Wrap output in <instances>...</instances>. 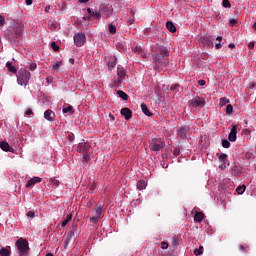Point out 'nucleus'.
Listing matches in <instances>:
<instances>
[{
	"mask_svg": "<svg viewBox=\"0 0 256 256\" xmlns=\"http://www.w3.org/2000/svg\"><path fill=\"white\" fill-rule=\"evenodd\" d=\"M205 80H199L198 81V85L200 86V87H203V86H205Z\"/></svg>",
	"mask_w": 256,
	"mask_h": 256,
	"instance_id": "nucleus-48",
	"label": "nucleus"
},
{
	"mask_svg": "<svg viewBox=\"0 0 256 256\" xmlns=\"http://www.w3.org/2000/svg\"><path fill=\"white\" fill-rule=\"evenodd\" d=\"M117 75L121 79H125V75H127V72L125 71V68L118 66L117 67Z\"/></svg>",
	"mask_w": 256,
	"mask_h": 256,
	"instance_id": "nucleus-16",
	"label": "nucleus"
},
{
	"mask_svg": "<svg viewBox=\"0 0 256 256\" xmlns=\"http://www.w3.org/2000/svg\"><path fill=\"white\" fill-rule=\"evenodd\" d=\"M166 28L168 31H170V33H176L177 31V27L171 21L166 22Z\"/></svg>",
	"mask_w": 256,
	"mask_h": 256,
	"instance_id": "nucleus-17",
	"label": "nucleus"
},
{
	"mask_svg": "<svg viewBox=\"0 0 256 256\" xmlns=\"http://www.w3.org/2000/svg\"><path fill=\"white\" fill-rule=\"evenodd\" d=\"M5 25V17L0 15V27H3Z\"/></svg>",
	"mask_w": 256,
	"mask_h": 256,
	"instance_id": "nucleus-46",
	"label": "nucleus"
},
{
	"mask_svg": "<svg viewBox=\"0 0 256 256\" xmlns=\"http://www.w3.org/2000/svg\"><path fill=\"white\" fill-rule=\"evenodd\" d=\"M253 29L256 31V22L253 24Z\"/></svg>",
	"mask_w": 256,
	"mask_h": 256,
	"instance_id": "nucleus-62",
	"label": "nucleus"
},
{
	"mask_svg": "<svg viewBox=\"0 0 256 256\" xmlns=\"http://www.w3.org/2000/svg\"><path fill=\"white\" fill-rule=\"evenodd\" d=\"M228 47H229L230 49H233V48H235V44H234V43H230V44L228 45Z\"/></svg>",
	"mask_w": 256,
	"mask_h": 256,
	"instance_id": "nucleus-59",
	"label": "nucleus"
},
{
	"mask_svg": "<svg viewBox=\"0 0 256 256\" xmlns=\"http://www.w3.org/2000/svg\"><path fill=\"white\" fill-rule=\"evenodd\" d=\"M50 9H51V6H46V7H45V12H46V13H49V10H50Z\"/></svg>",
	"mask_w": 256,
	"mask_h": 256,
	"instance_id": "nucleus-58",
	"label": "nucleus"
},
{
	"mask_svg": "<svg viewBox=\"0 0 256 256\" xmlns=\"http://www.w3.org/2000/svg\"><path fill=\"white\" fill-rule=\"evenodd\" d=\"M6 67L10 73L17 75V68H15V66H13L10 61L6 63Z\"/></svg>",
	"mask_w": 256,
	"mask_h": 256,
	"instance_id": "nucleus-21",
	"label": "nucleus"
},
{
	"mask_svg": "<svg viewBox=\"0 0 256 256\" xmlns=\"http://www.w3.org/2000/svg\"><path fill=\"white\" fill-rule=\"evenodd\" d=\"M26 5H33V0H26Z\"/></svg>",
	"mask_w": 256,
	"mask_h": 256,
	"instance_id": "nucleus-56",
	"label": "nucleus"
},
{
	"mask_svg": "<svg viewBox=\"0 0 256 256\" xmlns=\"http://www.w3.org/2000/svg\"><path fill=\"white\" fill-rule=\"evenodd\" d=\"M62 112L64 114L69 113L70 115H73V106L69 105L62 109Z\"/></svg>",
	"mask_w": 256,
	"mask_h": 256,
	"instance_id": "nucleus-28",
	"label": "nucleus"
},
{
	"mask_svg": "<svg viewBox=\"0 0 256 256\" xmlns=\"http://www.w3.org/2000/svg\"><path fill=\"white\" fill-rule=\"evenodd\" d=\"M194 255L196 256L203 255V246H199V248H196L194 250Z\"/></svg>",
	"mask_w": 256,
	"mask_h": 256,
	"instance_id": "nucleus-35",
	"label": "nucleus"
},
{
	"mask_svg": "<svg viewBox=\"0 0 256 256\" xmlns=\"http://www.w3.org/2000/svg\"><path fill=\"white\" fill-rule=\"evenodd\" d=\"M228 140L232 143L237 141V126L233 125L228 136Z\"/></svg>",
	"mask_w": 256,
	"mask_h": 256,
	"instance_id": "nucleus-10",
	"label": "nucleus"
},
{
	"mask_svg": "<svg viewBox=\"0 0 256 256\" xmlns=\"http://www.w3.org/2000/svg\"><path fill=\"white\" fill-rule=\"evenodd\" d=\"M141 110L144 113V115H147V117H151L153 113L149 111V108L145 104H141Z\"/></svg>",
	"mask_w": 256,
	"mask_h": 256,
	"instance_id": "nucleus-23",
	"label": "nucleus"
},
{
	"mask_svg": "<svg viewBox=\"0 0 256 256\" xmlns=\"http://www.w3.org/2000/svg\"><path fill=\"white\" fill-rule=\"evenodd\" d=\"M216 41H223V37H222V36H218V37L216 38Z\"/></svg>",
	"mask_w": 256,
	"mask_h": 256,
	"instance_id": "nucleus-60",
	"label": "nucleus"
},
{
	"mask_svg": "<svg viewBox=\"0 0 256 256\" xmlns=\"http://www.w3.org/2000/svg\"><path fill=\"white\" fill-rule=\"evenodd\" d=\"M44 119H46V121H54L55 120V112H53L52 110H46L44 112Z\"/></svg>",
	"mask_w": 256,
	"mask_h": 256,
	"instance_id": "nucleus-13",
	"label": "nucleus"
},
{
	"mask_svg": "<svg viewBox=\"0 0 256 256\" xmlns=\"http://www.w3.org/2000/svg\"><path fill=\"white\" fill-rule=\"evenodd\" d=\"M227 168V163H222L219 165V169H226Z\"/></svg>",
	"mask_w": 256,
	"mask_h": 256,
	"instance_id": "nucleus-49",
	"label": "nucleus"
},
{
	"mask_svg": "<svg viewBox=\"0 0 256 256\" xmlns=\"http://www.w3.org/2000/svg\"><path fill=\"white\" fill-rule=\"evenodd\" d=\"M45 256H53V254L52 253H48Z\"/></svg>",
	"mask_w": 256,
	"mask_h": 256,
	"instance_id": "nucleus-63",
	"label": "nucleus"
},
{
	"mask_svg": "<svg viewBox=\"0 0 256 256\" xmlns=\"http://www.w3.org/2000/svg\"><path fill=\"white\" fill-rule=\"evenodd\" d=\"M108 117H109L110 121H112V122L115 121V116L113 114H109Z\"/></svg>",
	"mask_w": 256,
	"mask_h": 256,
	"instance_id": "nucleus-55",
	"label": "nucleus"
},
{
	"mask_svg": "<svg viewBox=\"0 0 256 256\" xmlns=\"http://www.w3.org/2000/svg\"><path fill=\"white\" fill-rule=\"evenodd\" d=\"M80 3H88L89 0H79Z\"/></svg>",
	"mask_w": 256,
	"mask_h": 256,
	"instance_id": "nucleus-61",
	"label": "nucleus"
},
{
	"mask_svg": "<svg viewBox=\"0 0 256 256\" xmlns=\"http://www.w3.org/2000/svg\"><path fill=\"white\" fill-rule=\"evenodd\" d=\"M237 24V20L235 19H231L230 20V26L233 27V25H236Z\"/></svg>",
	"mask_w": 256,
	"mask_h": 256,
	"instance_id": "nucleus-53",
	"label": "nucleus"
},
{
	"mask_svg": "<svg viewBox=\"0 0 256 256\" xmlns=\"http://www.w3.org/2000/svg\"><path fill=\"white\" fill-rule=\"evenodd\" d=\"M108 29H109V33H111L112 35H115V33H117V27H115V25L113 24H109Z\"/></svg>",
	"mask_w": 256,
	"mask_h": 256,
	"instance_id": "nucleus-31",
	"label": "nucleus"
},
{
	"mask_svg": "<svg viewBox=\"0 0 256 256\" xmlns=\"http://www.w3.org/2000/svg\"><path fill=\"white\" fill-rule=\"evenodd\" d=\"M49 183H51L53 189H57V187H59V180H57L55 178H51L49 180Z\"/></svg>",
	"mask_w": 256,
	"mask_h": 256,
	"instance_id": "nucleus-27",
	"label": "nucleus"
},
{
	"mask_svg": "<svg viewBox=\"0 0 256 256\" xmlns=\"http://www.w3.org/2000/svg\"><path fill=\"white\" fill-rule=\"evenodd\" d=\"M191 107H205V98H196L189 101Z\"/></svg>",
	"mask_w": 256,
	"mask_h": 256,
	"instance_id": "nucleus-9",
	"label": "nucleus"
},
{
	"mask_svg": "<svg viewBox=\"0 0 256 256\" xmlns=\"http://www.w3.org/2000/svg\"><path fill=\"white\" fill-rule=\"evenodd\" d=\"M87 12L91 17H94V19H99L101 17V12L99 11H92L91 8H87Z\"/></svg>",
	"mask_w": 256,
	"mask_h": 256,
	"instance_id": "nucleus-18",
	"label": "nucleus"
},
{
	"mask_svg": "<svg viewBox=\"0 0 256 256\" xmlns=\"http://www.w3.org/2000/svg\"><path fill=\"white\" fill-rule=\"evenodd\" d=\"M51 47L54 51H59V45H57V42H51Z\"/></svg>",
	"mask_w": 256,
	"mask_h": 256,
	"instance_id": "nucleus-43",
	"label": "nucleus"
},
{
	"mask_svg": "<svg viewBox=\"0 0 256 256\" xmlns=\"http://www.w3.org/2000/svg\"><path fill=\"white\" fill-rule=\"evenodd\" d=\"M226 113H227V115H231V113H233V105L228 104L226 106Z\"/></svg>",
	"mask_w": 256,
	"mask_h": 256,
	"instance_id": "nucleus-38",
	"label": "nucleus"
},
{
	"mask_svg": "<svg viewBox=\"0 0 256 256\" xmlns=\"http://www.w3.org/2000/svg\"><path fill=\"white\" fill-rule=\"evenodd\" d=\"M164 147L165 143L161 140H153L149 145L151 151H161Z\"/></svg>",
	"mask_w": 256,
	"mask_h": 256,
	"instance_id": "nucleus-7",
	"label": "nucleus"
},
{
	"mask_svg": "<svg viewBox=\"0 0 256 256\" xmlns=\"http://www.w3.org/2000/svg\"><path fill=\"white\" fill-rule=\"evenodd\" d=\"M245 189H247L245 185L238 186L236 188V192L238 193V195H243L245 193Z\"/></svg>",
	"mask_w": 256,
	"mask_h": 256,
	"instance_id": "nucleus-29",
	"label": "nucleus"
},
{
	"mask_svg": "<svg viewBox=\"0 0 256 256\" xmlns=\"http://www.w3.org/2000/svg\"><path fill=\"white\" fill-rule=\"evenodd\" d=\"M123 79L124 78H118L114 80V87H119V85H121V83H123Z\"/></svg>",
	"mask_w": 256,
	"mask_h": 256,
	"instance_id": "nucleus-37",
	"label": "nucleus"
},
{
	"mask_svg": "<svg viewBox=\"0 0 256 256\" xmlns=\"http://www.w3.org/2000/svg\"><path fill=\"white\" fill-rule=\"evenodd\" d=\"M0 149H2V151L9 152V151H11V146L9 145V143L2 141L0 143Z\"/></svg>",
	"mask_w": 256,
	"mask_h": 256,
	"instance_id": "nucleus-20",
	"label": "nucleus"
},
{
	"mask_svg": "<svg viewBox=\"0 0 256 256\" xmlns=\"http://www.w3.org/2000/svg\"><path fill=\"white\" fill-rule=\"evenodd\" d=\"M222 147H224V149H229L231 147V142L227 139L222 140Z\"/></svg>",
	"mask_w": 256,
	"mask_h": 256,
	"instance_id": "nucleus-33",
	"label": "nucleus"
},
{
	"mask_svg": "<svg viewBox=\"0 0 256 256\" xmlns=\"http://www.w3.org/2000/svg\"><path fill=\"white\" fill-rule=\"evenodd\" d=\"M35 69H37V63H31V64L29 65V70H30V71H35Z\"/></svg>",
	"mask_w": 256,
	"mask_h": 256,
	"instance_id": "nucleus-44",
	"label": "nucleus"
},
{
	"mask_svg": "<svg viewBox=\"0 0 256 256\" xmlns=\"http://www.w3.org/2000/svg\"><path fill=\"white\" fill-rule=\"evenodd\" d=\"M213 37L212 36H207L204 38V45H206V47H213Z\"/></svg>",
	"mask_w": 256,
	"mask_h": 256,
	"instance_id": "nucleus-19",
	"label": "nucleus"
},
{
	"mask_svg": "<svg viewBox=\"0 0 256 256\" xmlns=\"http://www.w3.org/2000/svg\"><path fill=\"white\" fill-rule=\"evenodd\" d=\"M42 179L40 177L34 176L33 178H31L27 183H26V187H33L36 185V183H41Z\"/></svg>",
	"mask_w": 256,
	"mask_h": 256,
	"instance_id": "nucleus-12",
	"label": "nucleus"
},
{
	"mask_svg": "<svg viewBox=\"0 0 256 256\" xmlns=\"http://www.w3.org/2000/svg\"><path fill=\"white\" fill-rule=\"evenodd\" d=\"M122 117L126 119V121H129L131 117H133V112H131V109L129 108H122L120 111Z\"/></svg>",
	"mask_w": 256,
	"mask_h": 256,
	"instance_id": "nucleus-11",
	"label": "nucleus"
},
{
	"mask_svg": "<svg viewBox=\"0 0 256 256\" xmlns=\"http://www.w3.org/2000/svg\"><path fill=\"white\" fill-rule=\"evenodd\" d=\"M69 140L72 141L73 140V136H69Z\"/></svg>",
	"mask_w": 256,
	"mask_h": 256,
	"instance_id": "nucleus-64",
	"label": "nucleus"
},
{
	"mask_svg": "<svg viewBox=\"0 0 256 256\" xmlns=\"http://www.w3.org/2000/svg\"><path fill=\"white\" fill-rule=\"evenodd\" d=\"M168 248H169V244L167 242L161 243V249H168Z\"/></svg>",
	"mask_w": 256,
	"mask_h": 256,
	"instance_id": "nucleus-45",
	"label": "nucleus"
},
{
	"mask_svg": "<svg viewBox=\"0 0 256 256\" xmlns=\"http://www.w3.org/2000/svg\"><path fill=\"white\" fill-rule=\"evenodd\" d=\"M228 103H229V99L225 97L220 98V102H219L220 107H225V105H227Z\"/></svg>",
	"mask_w": 256,
	"mask_h": 256,
	"instance_id": "nucleus-32",
	"label": "nucleus"
},
{
	"mask_svg": "<svg viewBox=\"0 0 256 256\" xmlns=\"http://www.w3.org/2000/svg\"><path fill=\"white\" fill-rule=\"evenodd\" d=\"M115 65H117V57L113 56L111 58V61L108 63L109 70L111 71L115 67Z\"/></svg>",
	"mask_w": 256,
	"mask_h": 256,
	"instance_id": "nucleus-24",
	"label": "nucleus"
},
{
	"mask_svg": "<svg viewBox=\"0 0 256 256\" xmlns=\"http://www.w3.org/2000/svg\"><path fill=\"white\" fill-rule=\"evenodd\" d=\"M0 255L1 256H9V255H11V252L9 251V249L3 247L0 249Z\"/></svg>",
	"mask_w": 256,
	"mask_h": 256,
	"instance_id": "nucleus-30",
	"label": "nucleus"
},
{
	"mask_svg": "<svg viewBox=\"0 0 256 256\" xmlns=\"http://www.w3.org/2000/svg\"><path fill=\"white\" fill-rule=\"evenodd\" d=\"M28 217H30L31 219H33V217H35V212L29 211V212H28Z\"/></svg>",
	"mask_w": 256,
	"mask_h": 256,
	"instance_id": "nucleus-51",
	"label": "nucleus"
},
{
	"mask_svg": "<svg viewBox=\"0 0 256 256\" xmlns=\"http://www.w3.org/2000/svg\"><path fill=\"white\" fill-rule=\"evenodd\" d=\"M15 245L20 256H29V241L27 239L20 238Z\"/></svg>",
	"mask_w": 256,
	"mask_h": 256,
	"instance_id": "nucleus-4",
	"label": "nucleus"
},
{
	"mask_svg": "<svg viewBox=\"0 0 256 256\" xmlns=\"http://www.w3.org/2000/svg\"><path fill=\"white\" fill-rule=\"evenodd\" d=\"M73 219V214H68L66 219L62 222L61 227H67V223Z\"/></svg>",
	"mask_w": 256,
	"mask_h": 256,
	"instance_id": "nucleus-25",
	"label": "nucleus"
},
{
	"mask_svg": "<svg viewBox=\"0 0 256 256\" xmlns=\"http://www.w3.org/2000/svg\"><path fill=\"white\" fill-rule=\"evenodd\" d=\"M117 95H118V97L123 99V101H127L128 97H129V96H127V93L123 92L122 90H118Z\"/></svg>",
	"mask_w": 256,
	"mask_h": 256,
	"instance_id": "nucleus-26",
	"label": "nucleus"
},
{
	"mask_svg": "<svg viewBox=\"0 0 256 256\" xmlns=\"http://www.w3.org/2000/svg\"><path fill=\"white\" fill-rule=\"evenodd\" d=\"M189 127H181L178 129L177 134L180 139H189Z\"/></svg>",
	"mask_w": 256,
	"mask_h": 256,
	"instance_id": "nucleus-8",
	"label": "nucleus"
},
{
	"mask_svg": "<svg viewBox=\"0 0 256 256\" xmlns=\"http://www.w3.org/2000/svg\"><path fill=\"white\" fill-rule=\"evenodd\" d=\"M30 80H31V72L27 71L24 68H21L17 74L18 85L27 87Z\"/></svg>",
	"mask_w": 256,
	"mask_h": 256,
	"instance_id": "nucleus-3",
	"label": "nucleus"
},
{
	"mask_svg": "<svg viewBox=\"0 0 256 256\" xmlns=\"http://www.w3.org/2000/svg\"><path fill=\"white\" fill-rule=\"evenodd\" d=\"M135 52L136 53H141V46H136L135 47Z\"/></svg>",
	"mask_w": 256,
	"mask_h": 256,
	"instance_id": "nucleus-54",
	"label": "nucleus"
},
{
	"mask_svg": "<svg viewBox=\"0 0 256 256\" xmlns=\"http://www.w3.org/2000/svg\"><path fill=\"white\" fill-rule=\"evenodd\" d=\"M169 50L166 47H160L159 53L153 55V63L156 65L158 71H161L162 67H167L169 65Z\"/></svg>",
	"mask_w": 256,
	"mask_h": 256,
	"instance_id": "nucleus-1",
	"label": "nucleus"
},
{
	"mask_svg": "<svg viewBox=\"0 0 256 256\" xmlns=\"http://www.w3.org/2000/svg\"><path fill=\"white\" fill-rule=\"evenodd\" d=\"M170 89L171 91H177V89H179V85H172Z\"/></svg>",
	"mask_w": 256,
	"mask_h": 256,
	"instance_id": "nucleus-52",
	"label": "nucleus"
},
{
	"mask_svg": "<svg viewBox=\"0 0 256 256\" xmlns=\"http://www.w3.org/2000/svg\"><path fill=\"white\" fill-rule=\"evenodd\" d=\"M61 65H63V62L58 61V62H56V63L53 64L52 69H53L54 71H57V69H59V67H61Z\"/></svg>",
	"mask_w": 256,
	"mask_h": 256,
	"instance_id": "nucleus-39",
	"label": "nucleus"
},
{
	"mask_svg": "<svg viewBox=\"0 0 256 256\" xmlns=\"http://www.w3.org/2000/svg\"><path fill=\"white\" fill-rule=\"evenodd\" d=\"M48 29H50V31H55V29H57V24H55L54 21H50L48 23Z\"/></svg>",
	"mask_w": 256,
	"mask_h": 256,
	"instance_id": "nucleus-34",
	"label": "nucleus"
},
{
	"mask_svg": "<svg viewBox=\"0 0 256 256\" xmlns=\"http://www.w3.org/2000/svg\"><path fill=\"white\" fill-rule=\"evenodd\" d=\"M26 115H33V110L31 108L27 109L25 112Z\"/></svg>",
	"mask_w": 256,
	"mask_h": 256,
	"instance_id": "nucleus-50",
	"label": "nucleus"
},
{
	"mask_svg": "<svg viewBox=\"0 0 256 256\" xmlns=\"http://www.w3.org/2000/svg\"><path fill=\"white\" fill-rule=\"evenodd\" d=\"M102 213H103V206H98L96 208V216L101 217Z\"/></svg>",
	"mask_w": 256,
	"mask_h": 256,
	"instance_id": "nucleus-40",
	"label": "nucleus"
},
{
	"mask_svg": "<svg viewBox=\"0 0 256 256\" xmlns=\"http://www.w3.org/2000/svg\"><path fill=\"white\" fill-rule=\"evenodd\" d=\"M220 47H222L221 43H216L215 44V49H219Z\"/></svg>",
	"mask_w": 256,
	"mask_h": 256,
	"instance_id": "nucleus-57",
	"label": "nucleus"
},
{
	"mask_svg": "<svg viewBox=\"0 0 256 256\" xmlns=\"http://www.w3.org/2000/svg\"><path fill=\"white\" fill-rule=\"evenodd\" d=\"M8 35L10 43H19V41L23 39V24L14 23V25L8 29Z\"/></svg>",
	"mask_w": 256,
	"mask_h": 256,
	"instance_id": "nucleus-2",
	"label": "nucleus"
},
{
	"mask_svg": "<svg viewBox=\"0 0 256 256\" xmlns=\"http://www.w3.org/2000/svg\"><path fill=\"white\" fill-rule=\"evenodd\" d=\"M219 162L220 163H227V154H221L219 156Z\"/></svg>",
	"mask_w": 256,
	"mask_h": 256,
	"instance_id": "nucleus-36",
	"label": "nucleus"
},
{
	"mask_svg": "<svg viewBox=\"0 0 256 256\" xmlns=\"http://www.w3.org/2000/svg\"><path fill=\"white\" fill-rule=\"evenodd\" d=\"M248 47L249 49H255V42H249Z\"/></svg>",
	"mask_w": 256,
	"mask_h": 256,
	"instance_id": "nucleus-47",
	"label": "nucleus"
},
{
	"mask_svg": "<svg viewBox=\"0 0 256 256\" xmlns=\"http://www.w3.org/2000/svg\"><path fill=\"white\" fill-rule=\"evenodd\" d=\"M73 39L76 47H83L85 45V41H87V37L84 33L75 34Z\"/></svg>",
	"mask_w": 256,
	"mask_h": 256,
	"instance_id": "nucleus-6",
	"label": "nucleus"
},
{
	"mask_svg": "<svg viewBox=\"0 0 256 256\" xmlns=\"http://www.w3.org/2000/svg\"><path fill=\"white\" fill-rule=\"evenodd\" d=\"M101 11L102 13H104V15H106V17H110L111 15H113V10L109 8V6H102Z\"/></svg>",
	"mask_w": 256,
	"mask_h": 256,
	"instance_id": "nucleus-15",
	"label": "nucleus"
},
{
	"mask_svg": "<svg viewBox=\"0 0 256 256\" xmlns=\"http://www.w3.org/2000/svg\"><path fill=\"white\" fill-rule=\"evenodd\" d=\"M222 5L223 7L229 9L231 7V2H229V0H223Z\"/></svg>",
	"mask_w": 256,
	"mask_h": 256,
	"instance_id": "nucleus-42",
	"label": "nucleus"
},
{
	"mask_svg": "<svg viewBox=\"0 0 256 256\" xmlns=\"http://www.w3.org/2000/svg\"><path fill=\"white\" fill-rule=\"evenodd\" d=\"M147 187V182L145 180H140L137 182V189H139V191H143V189H146Z\"/></svg>",
	"mask_w": 256,
	"mask_h": 256,
	"instance_id": "nucleus-22",
	"label": "nucleus"
},
{
	"mask_svg": "<svg viewBox=\"0 0 256 256\" xmlns=\"http://www.w3.org/2000/svg\"><path fill=\"white\" fill-rule=\"evenodd\" d=\"M78 153H82L84 155V160H91V146L87 142H80L77 147Z\"/></svg>",
	"mask_w": 256,
	"mask_h": 256,
	"instance_id": "nucleus-5",
	"label": "nucleus"
},
{
	"mask_svg": "<svg viewBox=\"0 0 256 256\" xmlns=\"http://www.w3.org/2000/svg\"><path fill=\"white\" fill-rule=\"evenodd\" d=\"M205 219V214L203 212H196L194 215V221L196 223H201Z\"/></svg>",
	"mask_w": 256,
	"mask_h": 256,
	"instance_id": "nucleus-14",
	"label": "nucleus"
},
{
	"mask_svg": "<svg viewBox=\"0 0 256 256\" xmlns=\"http://www.w3.org/2000/svg\"><path fill=\"white\" fill-rule=\"evenodd\" d=\"M99 219H101V216H97V215H95V216H93V217H91L90 218V221L92 222V223H99Z\"/></svg>",
	"mask_w": 256,
	"mask_h": 256,
	"instance_id": "nucleus-41",
	"label": "nucleus"
}]
</instances>
